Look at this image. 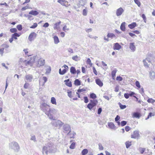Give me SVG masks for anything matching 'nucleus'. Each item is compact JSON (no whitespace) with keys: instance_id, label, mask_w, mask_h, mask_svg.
Instances as JSON below:
<instances>
[{"instance_id":"nucleus-1","label":"nucleus","mask_w":155,"mask_h":155,"mask_svg":"<svg viewBox=\"0 0 155 155\" xmlns=\"http://www.w3.org/2000/svg\"><path fill=\"white\" fill-rule=\"evenodd\" d=\"M40 107L41 110L44 112L46 114L48 113L51 109L50 108L49 106L45 103H42Z\"/></svg>"},{"instance_id":"nucleus-2","label":"nucleus","mask_w":155,"mask_h":155,"mask_svg":"<svg viewBox=\"0 0 155 155\" xmlns=\"http://www.w3.org/2000/svg\"><path fill=\"white\" fill-rule=\"evenodd\" d=\"M57 112V110L54 109H51L46 115H48L49 118L51 120H55V117H54V115H55Z\"/></svg>"},{"instance_id":"nucleus-3","label":"nucleus","mask_w":155,"mask_h":155,"mask_svg":"<svg viewBox=\"0 0 155 155\" xmlns=\"http://www.w3.org/2000/svg\"><path fill=\"white\" fill-rule=\"evenodd\" d=\"M9 148L13 149L15 151L17 152L19 149V147L18 143L16 142H11L9 144Z\"/></svg>"},{"instance_id":"nucleus-4","label":"nucleus","mask_w":155,"mask_h":155,"mask_svg":"<svg viewBox=\"0 0 155 155\" xmlns=\"http://www.w3.org/2000/svg\"><path fill=\"white\" fill-rule=\"evenodd\" d=\"M51 124L56 127L60 128L63 125V123L60 120H55L52 121L51 122Z\"/></svg>"},{"instance_id":"nucleus-5","label":"nucleus","mask_w":155,"mask_h":155,"mask_svg":"<svg viewBox=\"0 0 155 155\" xmlns=\"http://www.w3.org/2000/svg\"><path fill=\"white\" fill-rule=\"evenodd\" d=\"M38 58V57L36 56H34L33 58H31V59L29 61H27L26 63V65H30L31 66H32L34 62L35 61V59Z\"/></svg>"},{"instance_id":"nucleus-6","label":"nucleus","mask_w":155,"mask_h":155,"mask_svg":"<svg viewBox=\"0 0 155 155\" xmlns=\"http://www.w3.org/2000/svg\"><path fill=\"white\" fill-rule=\"evenodd\" d=\"M124 10L121 8L120 7L117 9L116 11V15L117 16H120L124 12Z\"/></svg>"},{"instance_id":"nucleus-7","label":"nucleus","mask_w":155,"mask_h":155,"mask_svg":"<svg viewBox=\"0 0 155 155\" xmlns=\"http://www.w3.org/2000/svg\"><path fill=\"white\" fill-rule=\"evenodd\" d=\"M37 34L34 32L31 33L28 36V39L30 41H31L35 38Z\"/></svg>"},{"instance_id":"nucleus-8","label":"nucleus","mask_w":155,"mask_h":155,"mask_svg":"<svg viewBox=\"0 0 155 155\" xmlns=\"http://www.w3.org/2000/svg\"><path fill=\"white\" fill-rule=\"evenodd\" d=\"M58 2L60 3L63 6L68 7V2L65 0H58Z\"/></svg>"},{"instance_id":"nucleus-9","label":"nucleus","mask_w":155,"mask_h":155,"mask_svg":"<svg viewBox=\"0 0 155 155\" xmlns=\"http://www.w3.org/2000/svg\"><path fill=\"white\" fill-rule=\"evenodd\" d=\"M51 143H48L46 146H44L43 148V153L44 152H45L46 155L48 154V149L50 148V147L51 146L49 144Z\"/></svg>"},{"instance_id":"nucleus-10","label":"nucleus","mask_w":155,"mask_h":155,"mask_svg":"<svg viewBox=\"0 0 155 155\" xmlns=\"http://www.w3.org/2000/svg\"><path fill=\"white\" fill-rule=\"evenodd\" d=\"M139 132L137 131H135L133 134L131 135V138L135 139H138L139 137Z\"/></svg>"},{"instance_id":"nucleus-11","label":"nucleus","mask_w":155,"mask_h":155,"mask_svg":"<svg viewBox=\"0 0 155 155\" xmlns=\"http://www.w3.org/2000/svg\"><path fill=\"white\" fill-rule=\"evenodd\" d=\"M45 64V60L43 59H39L38 61L37 64V66L38 67H40L41 66H43Z\"/></svg>"},{"instance_id":"nucleus-12","label":"nucleus","mask_w":155,"mask_h":155,"mask_svg":"<svg viewBox=\"0 0 155 155\" xmlns=\"http://www.w3.org/2000/svg\"><path fill=\"white\" fill-rule=\"evenodd\" d=\"M49 144L51 146L48 149V152L51 153H54L56 151V150L54 148L53 145V144L50 143Z\"/></svg>"},{"instance_id":"nucleus-13","label":"nucleus","mask_w":155,"mask_h":155,"mask_svg":"<svg viewBox=\"0 0 155 155\" xmlns=\"http://www.w3.org/2000/svg\"><path fill=\"white\" fill-rule=\"evenodd\" d=\"M63 129L65 131V132H67L68 131H71V128L69 125L68 124H66L64 125Z\"/></svg>"},{"instance_id":"nucleus-14","label":"nucleus","mask_w":155,"mask_h":155,"mask_svg":"<svg viewBox=\"0 0 155 155\" xmlns=\"http://www.w3.org/2000/svg\"><path fill=\"white\" fill-rule=\"evenodd\" d=\"M25 78L27 81L31 82L33 79V76L31 74H27L25 75Z\"/></svg>"},{"instance_id":"nucleus-15","label":"nucleus","mask_w":155,"mask_h":155,"mask_svg":"<svg viewBox=\"0 0 155 155\" xmlns=\"http://www.w3.org/2000/svg\"><path fill=\"white\" fill-rule=\"evenodd\" d=\"M67 135L69 136V137L70 138H74V136L76 135V134L74 132H71V130L69 131L67 134Z\"/></svg>"},{"instance_id":"nucleus-16","label":"nucleus","mask_w":155,"mask_h":155,"mask_svg":"<svg viewBox=\"0 0 155 155\" xmlns=\"http://www.w3.org/2000/svg\"><path fill=\"white\" fill-rule=\"evenodd\" d=\"M121 48V46L118 43L114 44V49L117 50H120Z\"/></svg>"},{"instance_id":"nucleus-17","label":"nucleus","mask_w":155,"mask_h":155,"mask_svg":"<svg viewBox=\"0 0 155 155\" xmlns=\"http://www.w3.org/2000/svg\"><path fill=\"white\" fill-rule=\"evenodd\" d=\"M150 79L153 80L155 79V72L153 71H151L150 72Z\"/></svg>"},{"instance_id":"nucleus-18","label":"nucleus","mask_w":155,"mask_h":155,"mask_svg":"<svg viewBox=\"0 0 155 155\" xmlns=\"http://www.w3.org/2000/svg\"><path fill=\"white\" fill-rule=\"evenodd\" d=\"M96 82L97 84L99 86L101 87L103 85V83L99 79H97L96 80Z\"/></svg>"},{"instance_id":"nucleus-19","label":"nucleus","mask_w":155,"mask_h":155,"mask_svg":"<svg viewBox=\"0 0 155 155\" xmlns=\"http://www.w3.org/2000/svg\"><path fill=\"white\" fill-rule=\"evenodd\" d=\"M64 82H65V84L67 86L69 87H71L72 86L71 82L69 81V79L65 80Z\"/></svg>"},{"instance_id":"nucleus-20","label":"nucleus","mask_w":155,"mask_h":155,"mask_svg":"<svg viewBox=\"0 0 155 155\" xmlns=\"http://www.w3.org/2000/svg\"><path fill=\"white\" fill-rule=\"evenodd\" d=\"M130 48L133 51H135V47L134 45V43H130Z\"/></svg>"},{"instance_id":"nucleus-21","label":"nucleus","mask_w":155,"mask_h":155,"mask_svg":"<svg viewBox=\"0 0 155 155\" xmlns=\"http://www.w3.org/2000/svg\"><path fill=\"white\" fill-rule=\"evenodd\" d=\"M67 71L66 69H64L62 71L61 68H60L59 69V74L61 75H63Z\"/></svg>"},{"instance_id":"nucleus-22","label":"nucleus","mask_w":155,"mask_h":155,"mask_svg":"<svg viewBox=\"0 0 155 155\" xmlns=\"http://www.w3.org/2000/svg\"><path fill=\"white\" fill-rule=\"evenodd\" d=\"M125 22H123L121 24L120 26V29L123 31H124L125 30Z\"/></svg>"},{"instance_id":"nucleus-23","label":"nucleus","mask_w":155,"mask_h":155,"mask_svg":"<svg viewBox=\"0 0 155 155\" xmlns=\"http://www.w3.org/2000/svg\"><path fill=\"white\" fill-rule=\"evenodd\" d=\"M39 13L36 11L32 10L29 13V14L33 15H36L38 14Z\"/></svg>"},{"instance_id":"nucleus-24","label":"nucleus","mask_w":155,"mask_h":155,"mask_svg":"<svg viewBox=\"0 0 155 155\" xmlns=\"http://www.w3.org/2000/svg\"><path fill=\"white\" fill-rule=\"evenodd\" d=\"M20 36V35L18 34L15 33L14 34H12V37L13 39H17V37H19Z\"/></svg>"},{"instance_id":"nucleus-25","label":"nucleus","mask_w":155,"mask_h":155,"mask_svg":"<svg viewBox=\"0 0 155 155\" xmlns=\"http://www.w3.org/2000/svg\"><path fill=\"white\" fill-rule=\"evenodd\" d=\"M137 24L136 22H133L128 25L130 29H133L136 26Z\"/></svg>"},{"instance_id":"nucleus-26","label":"nucleus","mask_w":155,"mask_h":155,"mask_svg":"<svg viewBox=\"0 0 155 155\" xmlns=\"http://www.w3.org/2000/svg\"><path fill=\"white\" fill-rule=\"evenodd\" d=\"M108 126L109 128L111 129H114L115 127L114 124L111 122L108 123Z\"/></svg>"},{"instance_id":"nucleus-27","label":"nucleus","mask_w":155,"mask_h":155,"mask_svg":"<svg viewBox=\"0 0 155 155\" xmlns=\"http://www.w3.org/2000/svg\"><path fill=\"white\" fill-rule=\"evenodd\" d=\"M97 100H90V103H91L94 106H95L97 103Z\"/></svg>"},{"instance_id":"nucleus-28","label":"nucleus","mask_w":155,"mask_h":155,"mask_svg":"<svg viewBox=\"0 0 155 155\" xmlns=\"http://www.w3.org/2000/svg\"><path fill=\"white\" fill-rule=\"evenodd\" d=\"M76 72L75 68L73 67H71L70 68V72L72 74H74Z\"/></svg>"},{"instance_id":"nucleus-29","label":"nucleus","mask_w":155,"mask_h":155,"mask_svg":"<svg viewBox=\"0 0 155 155\" xmlns=\"http://www.w3.org/2000/svg\"><path fill=\"white\" fill-rule=\"evenodd\" d=\"M74 84L76 86H79L81 84V82L78 79H76L74 81Z\"/></svg>"},{"instance_id":"nucleus-30","label":"nucleus","mask_w":155,"mask_h":155,"mask_svg":"<svg viewBox=\"0 0 155 155\" xmlns=\"http://www.w3.org/2000/svg\"><path fill=\"white\" fill-rule=\"evenodd\" d=\"M140 117V114L138 112H134L133 114V117H134L139 118Z\"/></svg>"},{"instance_id":"nucleus-31","label":"nucleus","mask_w":155,"mask_h":155,"mask_svg":"<svg viewBox=\"0 0 155 155\" xmlns=\"http://www.w3.org/2000/svg\"><path fill=\"white\" fill-rule=\"evenodd\" d=\"M54 43L55 44H57L59 42V39L57 36H55L54 37Z\"/></svg>"},{"instance_id":"nucleus-32","label":"nucleus","mask_w":155,"mask_h":155,"mask_svg":"<svg viewBox=\"0 0 155 155\" xmlns=\"http://www.w3.org/2000/svg\"><path fill=\"white\" fill-rule=\"evenodd\" d=\"M88 152V150L87 149H83L81 152V154L82 155H85Z\"/></svg>"},{"instance_id":"nucleus-33","label":"nucleus","mask_w":155,"mask_h":155,"mask_svg":"<svg viewBox=\"0 0 155 155\" xmlns=\"http://www.w3.org/2000/svg\"><path fill=\"white\" fill-rule=\"evenodd\" d=\"M108 38H113L114 37H115L116 36L114 34L112 33H108L107 35Z\"/></svg>"},{"instance_id":"nucleus-34","label":"nucleus","mask_w":155,"mask_h":155,"mask_svg":"<svg viewBox=\"0 0 155 155\" xmlns=\"http://www.w3.org/2000/svg\"><path fill=\"white\" fill-rule=\"evenodd\" d=\"M51 102L53 104H56V100L54 97H53L51 98Z\"/></svg>"},{"instance_id":"nucleus-35","label":"nucleus","mask_w":155,"mask_h":155,"mask_svg":"<svg viewBox=\"0 0 155 155\" xmlns=\"http://www.w3.org/2000/svg\"><path fill=\"white\" fill-rule=\"evenodd\" d=\"M155 115V114L152 112H150L149 113L147 117L145 119L146 120H147L150 117H151L152 116H154Z\"/></svg>"},{"instance_id":"nucleus-36","label":"nucleus","mask_w":155,"mask_h":155,"mask_svg":"<svg viewBox=\"0 0 155 155\" xmlns=\"http://www.w3.org/2000/svg\"><path fill=\"white\" fill-rule=\"evenodd\" d=\"M86 0H80L79 3L81 5L84 6L86 3Z\"/></svg>"},{"instance_id":"nucleus-37","label":"nucleus","mask_w":155,"mask_h":155,"mask_svg":"<svg viewBox=\"0 0 155 155\" xmlns=\"http://www.w3.org/2000/svg\"><path fill=\"white\" fill-rule=\"evenodd\" d=\"M117 71V70H116V69H115V70H113L111 72L112 76V78L113 79L114 78V77L115 76L116 73Z\"/></svg>"},{"instance_id":"nucleus-38","label":"nucleus","mask_w":155,"mask_h":155,"mask_svg":"<svg viewBox=\"0 0 155 155\" xmlns=\"http://www.w3.org/2000/svg\"><path fill=\"white\" fill-rule=\"evenodd\" d=\"M118 104L121 109H124L126 107V105H122L120 102L118 103Z\"/></svg>"},{"instance_id":"nucleus-39","label":"nucleus","mask_w":155,"mask_h":155,"mask_svg":"<svg viewBox=\"0 0 155 155\" xmlns=\"http://www.w3.org/2000/svg\"><path fill=\"white\" fill-rule=\"evenodd\" d=\"M91 104V103H89L88 104L87 106V107L90 110H91L92 109V108L94 107Z\"/></svg>"},{"instance_id":"nucleus-40","label":"nucleus","mask_w":155,"mask_h":155,"mask_svg":"<svg viewBox=\"0 0 155 155\" xmlns=\"http://www.w3.org/2000/svg\"><path fill=\"white\" fill-rule=\"evenodd\" d=\"M75 143L74 142H73L71 143L70 146V148L71 149H74L75 147Z\"/></svg>"},{"instance_id":"nucleus-41","label":"nucleus","mask_w":155,"mask_h":155,"mask_svg":"<svg viewBox=\"0 0 155 155\" xmlns=\"http://www.w3.org/2000/svg\"><path fill=\"white\" fill-rule=\"evenodd\" d=\"M90 97L91 98L94 99L96 97V96L94 93H92L90 94Z\"/></svg>"},{"instance_id":"nucleus-42","label":"nucleus","mask_w":155,"mask_h":155,"mask_svg":"<svg viewBox=\"0 0 155 155\" xmlns=\"http://www.w3.org/2000/svg\"><path fill=\"white\" fill-rule=\"evenodd\" d=\"M139 150L141 154H143L145 150V148L140 147L139 148Z\"/></svg>"},{"instance_id":"nucleus-43","label":"nucleus","mask_w":155,"mask_h":155,"mask_svg":"<svg viewBox=\"0 0 155 155\" xmlns=\"http://www.w3.org/2000/svg\"><path fill=\"white\" fill-rule=\"evenodd\" d=\"M10 31L12 33H16V31H17V30L16 28H12L10 29Z\"/></svg>"},{"instance_id":"nucleus-44","label":"nucleus","mask_w":155,"mask_h":155,"mask_svg":"<svg viewBox=\"0 0 155 155\" xmlns=\"http://www.w3.org/2000/svg\"><path fill=\"white\" fill-rule=\"evenodd\" d=\"M147 101L148 103H153L155 102V101L152 98H149L148 99Z\"/></svg>"},{"instance_id":"nucleus-45","label":"nucleus","mask_w":155,"mask_h":155,"mask_svg":"<svg viewBox=\"0 0 155 155\" xmlns=\"http://www.w3.org/2000/svg\"><path fill=\"white\" fill-rule=\"evenodd\" d=\"M134 1L139 7H140L141 5L140 2L139 0H134Z\"/></svg>"},{"instance_id":"nucleus-46","label":"nucleus","mask_w":155,"mask_h":155,"mask_svg":"<svg viewBox=\"0 0 155 155\" xmlns=\"http://www.w3.org/2000/svg\"><path fill=\"white\" fill-rule=\"evenodd\" d=\"M141 17L143 18L144 21L146 23L147 21V19L145 15L144 14H143L142 15Z\"/></svg>"},{"instance_id":"nucleus-47","label":"nucleus","mask_w":155,"mask_h":155,"mask_svg":"<svg viewBox=\"0 0 155 155\" xmlns=\"http://www.w3.org/2000/svg\"><path fill=\"white\" fill-rule=\"evenodd\" d=\"M126 147L127 148H128L131 145V143L127 142L125 143Z\"/></svg>"},{"instance_id":"nucleus-48","label":"nucleus","mask_w":155,"mask_h":155,"mask_svg":"<svg viewBox=\"0 0 155 155\" xmlns=\"http://www.w3.org/2000/svg\"><path fill=\"white\" fill-rule=\"evenodd\" d=\"M17 28L19 31H21L22 29V25H18L17 26Z\"/></svg>"},{"instance_id":"nucleus-49","label":"nucleus","mask_w":155,"mask_h":155,"mask_svg":"<svg viewBox=\"0 0 155 155\" xmlns=\"http://www.w3.org/2000/svg\"><path fill=\"white\" fill-rule=\"evenodd\" d=\"M38 26L37 24L36 23H34L33 25L30 27L31 28H35Z\"/></svg>"},{"instance_id":"nucleus-50","label":"nucleus","mask_w":155,"mask_h":155,"mask_svg":"<svg viewBox=\"0 0 155 155\" xmlns=\"http://www.w3.org/2000/svg\"><path fill=\"white\" fill-rule=\"evenodd\" d=\"M86 91V89L85 88H83L82 89H79L78 90V92H81L85 91Z\"/></svg>"},{"instance_id":"nucleus-51","label":"nucleus","mask_w":155,"mask_h":155,"mask_svg":"<svg viewBox=\"0 0 155 155\" xmlns=\"http://www.w3.org/2000/svg\"><path fill=\"white\" fill-rule=\"evenodd\" d=\"M135 84L136 86L138 88H140V83L139 81H136Z\"/></svg>"},{"instance_id":"nucleus-52","label":"nucleus","mask_w":155,"mask_h":155,"mask_svg":"<svg viewBox=\"0 0 155 155\" xmlns=\"http://www.w3.org/2000/svg\"><path fill=\"white\" fill-rule=\"evenodd\" d=\"M99 149L100 150H103L104 149V147L101 143L98 144Z\"/></svg>"},{"instance_id":"nucleus-53","label":"nucleus","mask_w":155,"mask_h":155,"mask_svg":"<svg viewBox=\"0 0 155 155\" xmlns=\"http://www.w3.org/2000/svg\"><path fill=\"white\" fill-rule=\"evenodd\" d=\"M127 124V122L125 121H122L121 122V126H124L126 125Z\"/></svg>"},{"instance_id":"nucleus-54","label":"nucleus","mask_w":155,"mask_h":155,"mask_svg":"<svg viewBox=\"0 0 155 155\" xmlns=\"http://www.w3.org/2000/svg\"><path fill=\"white\" fill-rule=\"evenodd\" d=\"M87 11L85 9H84L83 11V15L84 16L87 15Z\"/></svg>"},{"instance_id":"nucleus-55","label":"nucleus","mask_w":155,"mask_h":155,"mask_svg":"<svg viewBox=\"0 0 155 155\" xmlns=\"http://www.w3.org/2000/svg\"><path fill=\"white\" fill-rule=\"evenodd\" d=\"M78 57L77 55H76L75 56H73L72 57V59L73 60L75 61H78Z\"/></svg>"},{"instance_id":"nucleus-56","label":"nucleus","mask_w":155,"mask_h":155,"mask_svg":"<svg viewBox=\"0 0 155 155\" xmlns=\"http://www.w3.org/2000/svg\"><path fill=\"white\" fill-rule=\"evenodd\" d=\"M122 80V78L120 76H117L116 78V80L119 81H121Z\"/></svg>"},{"instance_id":"nucleus-57","label":"nucleus","mask_w":155,"mask_h":155,"mask_svg":"<svg viewBox=\"0 0 155 155\" xmlns=\"http://www.w3.org/2000/svg\"><path fill=\"white\" fill-rule=\"evenodd\" d=\"M63 31H66L69 30V28H67V26L66 25H65L63 27Z\"/></svg>"},{"instance_id":"nucleus-58","label":"nucleus","mask_w":155,"mask_h":155,"mask_svg":"<svg viewBox=\"0 0 155 155\" xmlns=\"http://www.w3.org/2000/svg\"><path fill=\"white\" fill-rule=\"evenodd\" d=\"M31 140H33L34 142L36 141V137L35 136H33L31 137Z\"/></svg>"},{"instance_id":"nucleus-59","label":"nucleus","mask_w":155,"mask_h":155,"mask_svg":"<svg viewBox=\"0 0 155 155\" xmlns=\"http://www.w3.org/2000/svg\"><path fill=\"white\" fill-rule=\"evenodd\" d=\"M43 80L44 81V83L43 84V85H44V84L47 82V78L45 77H43Z\"/></svg>"},{"instance_id":"nucleus-60","label":"nucleus","mask_w":155,"mask_h":155,"mask_svg":"<svg viewBox=\"0 0 155 155\" xmlns=\"http://www.w3.org/2000/svg\"><path fill=\"white\" fill-rule=\"evenodd\" d=\"M84 102L85 103H87L88 102V99L87 97H84Z\"/></svg>"},{"instance_id":"nucleus-61","label":"nucleus","mask_w":155,"mask_h":155,"mask_svg":"<svg viewBox=\"0 0 155 155\" xmlns=\"http://www.w3.org/2000/svg\"><path fill=\"white\" fill-rule=\"evenodd\" d=\"M4 48H2L0 49V54L2 56L3 55V54L4 53Z\"/></svg>"},{"instance_id":"nucleus-62","label":"nucleus","mask_w":155,"mask_h":155,"mask_svg":"<svg viewBox=\"0 0 155 155\" xmlns=\"http://www.w3.org/2000/svg\"><path fill=\"white\" fill-rule=\"evenodd\" d=\"M102 111V109L101 107H100L98 108L97 110V114H100L101 113Z\"/></svg>"},{"instance_id":"nucleus-63","label":"nucleus","mask_w":155,"mask_h":155,"mask_svg":"<svg viewBox=\"0 0 155 155\" xmlns=\"http://www.w3.org/2000/svg\"><path fill=\"white\" fill-rule=\"evenodd\" d=\"M129 94L125 93L124 94V97L126 99L128 98H129Z\"/></svg>"},{"instance_id":"nucleus-64","label":"nucleus","mask_w":155,"mask_h":155,"mask_svg":"<svg viewBox=\"0 0 155 155\" xmlns=\"http://www.w3.org/2000/svg\"><path fill=\"white\" fill-rule=\"evenodd\" d=\"M2 46L4 48H8L9 47V45L7 44H3L2 45Z\"/></svg>"}]
</instances>
